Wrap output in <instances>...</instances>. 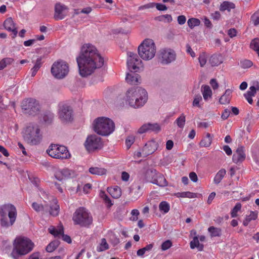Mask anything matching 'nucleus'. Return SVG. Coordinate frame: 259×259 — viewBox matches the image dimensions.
I'll list each match as a JSON object with an SVG mask.
<instances>
[{"label": "nucleus", "mask_w": 259, "mask_h": 259, "mask_svg": "<svg viewBox=\"0 0 259 259\" xmlns=\"http://www.w3.org/2000/svg\"><path fill=\"white\" fill-rule=\"evenodd\" d=\"M79 74L87 77L104 64V59L96 48L90 44L82 46L79 56L76 58Z\"/></svg>", "instance_id": "obj_1"}, {"label": "nucleus", "mask_w": 259, "mask_h": 259, "mask_svg": "<svg viewBox=\"0 0 259 259\" xmlns=\"http://www.w3.org/2000/svg\"><path fill=\"white\" fill-rule=\"evenodd\" d=\"M148 94L146 91L140 87L132 88L126 93L125 102L135 108L143 106L147 102Z\"/></svg>", "instance_id": "obj_2"}, {"label": "nucleus", "mask_w": 259, "mask_h": 259, "mask_svg": "<svg viewBox=\"0 0 259 259\" xmlns=\"http://www.w3.org/2000/svg\"><path fill=\"white\" fill-rule=\"evenodd\" d=\"M34 243L25 237H17L14 240L11 256L13 259H19L22 256L29 253L33 248Z\"/></svg>", "instance_id": "obj_3"}, {"label": "nucleus", "mask_w": 259, "mask_h": 259, "mask_svg": "<svg viewBox=\"0 0 259 259\" xmlns=\"http://www.w3.org/2000/svg\"><path fill=\"white\" fill-rule=\"evenodd\" d=\"M17 216L16 207L10 203L0 206V223L2 227L9 228L14 225Z\"/></svg>", "instance_id": "obj_4"}, {"label": "nucleus", "mask_w": 259, "mask_h": 259, "mask_svg": "<svg viewBox=\"0 0 259 259\" xmlns=\"http://www.w3.org/2000/svg\"><path fill=\"white\" fill-rule=\"evenodd\" d=\"M93 128L97 134L102 136H107L114 132L115 124L110 118L100 117L94 121Z\"/></svg>", "instance_id": "obj_5"}, {"label": "nucleus", "mask_w": 259, "mask_h": 259, "mask_svg": "<svg viewBox=\"0 0 259 259\" xmlns=\"http://www.w3.org/2000/svg\"><path fill=\"white\" fill-rule=\"evenodd\" d=\"M72 220L75 225L86 227L92 224L93 218L88 210L83 207H80L74 212Z\"/></svg>", "instance_id": "obj_6"}, {"label": "nucleus", "mask_w": 259, "mask_h": 259, "mask_svg": "<svg viewBox=\"0 0 259 259\" xmlns=\"http://www.w3.org/2000/svg\"><path fill=\"white\" fill-rule=\"evenodd\" d=\"M156 48L154 41L146 39L138 47V53L142 59L150 60L155 55Z\"/></svg>", "instance_id": "obj_7"}, {"label": "nucleus", "mask_w": 259, "mask_h": 259, "mask_svg": "<svg viewBox=\"0 0 259 259\" xmlns=\"http://www.w3.org/2000/svg\"><path fill=\"white\" fill-rule=\"evenodd\" d=\"M24 140L30 145H36L41 140L42 136L39 126L36 124H30L26 127L23 134Z\"/></svg>", "instance_id": "obj_8"}, {"label": "nucleus", "mask_w": 259, "mask_h": 259, "mask_svg": "<svg viewBox=\"0 0 259 259\" xmlns=\"http://www.w3.org/2000/svg\"><path fill=\"white\" fill-rule=\"evenodd\" d=\"M47 152L50 156L56 159H67L70 157L67 148L62 145L52 144L49 146Z\"/></svg>", "instance_id": "obj_9"}, {"label": "nucleus", "mask_w": 259, "mask_h": 259, "mask_svg": "<svg viewBox=\"0 0 259 259\" xmlns=\"http://www.w3.org/2000/svg\"><path fill=\"white\" fill-rule=\"evenodd\" d=\"M21 107L24 113L32 115H36L40 110V106L38 101L33 98H29L23 100Z\"/></svg>", "instance_id": "obj_10"}, {"label": "nucleus", "mask_w": 259, "mask_h": 259, "mask_svg": "<svg viewBox=\"0 0 259 259\" xmlns=\"http://www.w3.org/2000/svg\"><path fill=\"white\" fill-rule=\"evenodd\" d=\"M127 66L131 71L138 72L144 68L142 60L134 53H127Z\"/></svg>", "instance_id": "obj_11"}, {"label": "nucleus", "mask_w": 259, "mask_h": 259, "mask_svg": "<svg viewBox=\"0 0 259 259\" xmlns=\"http://www.w3.org/2000/svg\"><path fill=\"white\" fill-rule=\"evenodd\" d=\"M69 71V67L67 64L62 61L55 62L51 68L52 74L57 78L64 77Z\"/></svg>", "instance_id": "obj_12"}, {"label": "nucleus", "mask_w": 259, "mask_h": 259, "mask_svg": "<svg viewBox=\"0 0 259 259\" xmlns=\"http://www.w3.org/2000/svg\"><path fill=\"white\" fill-rule=\"evenodd\" d=\"M84 145L87 150L90 152L100 149L103 147L101 138L95 135L89 136Z\"/></svg>", "instance_id": "obj_13"}, {"label": "nucleus", "mask_w": 259, "mask_h": 259, "mask_svg": "<svg viewBox=\"0 0 259 259\" xmlns=\"http://www.w3.org/2000/svg\"><path fill=\"white\" fill-rule=\"evenodd\" d=\"M158 59L162 65H168L175 61L176 54L171 49H161L159 53Z\"/></svg>", "instance_id": "obj_14"}, {"label": "nucleus", "mask_w": 259, "mask_h": 259, "mask_svg": "<svg viewBox=\"0 0 259 259\" xmlns=\"http://www.w3.org/2000/svg\"><path fill=\"white\" fill-rule=\"evenodd\" d=\"M58 114L59 118L63 122L71 121L73 119V110L70 106L67 104L60 106Z\"/></svg>", "instance_id": "obj_15"}, {"label": "nucleus", "mask_w": 259, "mask_h": 259, "mask_svg": "<svg viewBox=\"0 0 259 259\" xmlns=\"http://www.w3.org/2000/svg\"><path fill=\"white\" fill-rule=\"evenodd\" d=\"M48 230L50 233L53 235L54 237L59 238L61 237L64 241L68 243H70L71 242V239L70 237L67 235L64 234L63 226L61 225L59 226L58 228H56L53 226H51Z\"/></svg>", "instance_id": "obj_16"}, {"label": "nucleus", "mask_w": 259, "mask_h": 259, "mask_svg": "<svg viewBox=\"0 0 259 259\" xmlns=\"http://www.w3.org/2000/svg\"><path fill=\"white\" fill-rule=\"evenodd\" d=\"M68 10V7L64 4L60 3H56L55 5L54 18L56 20L63 19L67 16Z\"/></svg>", "instance_id": "obj_17"}, {"label": "nucleus", "mask_w": 259, "mask_h": 259, "mask_svg": "<svg viewBox=\"0 0 259 259\" xmlns=\"http://www.w3.org/2000/svg\"><path fill=\"white\" fill-rule=\"evenodd\" d=\"M158 145L154 140L148 141L143 148V154L144 157H146L155 151Z\"/></svg>", "instance_id": "obj_18"}, {"label": "nucleus", "mask_w": 259, "mask_h": 259, "mask_svg": "<svg viewBox=\"0 0 259 259\" xmlns=\"http://www.w3.org/2000/svg\"><path fill=\"white\" fill-rule=\"evenodd\" d=\"M160 131V127L157 123H147L143 125L139 130L138 133L143 134L148 131L158 132Z\"/></svg>", "instance_id": "obj_19"}, {"label": "nucleus", "mask_w": 259, "mask_h": 259, "mask_svg": "<svg viewBox=\"0 0 259 259\" xmlns=\"http://www.w3.org/2000/svg\"><path fill=\"white\" fill-rule=\"evenodd\" d=\"M245 157L244 147L240 146L236 149V151L234 153L232 160L234 163H238L244 160Z\"/></svg>", "instance_id": "obj_20"}, {"label": "nucleus", "mask_w": 259, "mask_h": 259, "mask_svg": "<svg viewBox=\"0 0 259 259\" xmlns=\"http://www.w3.org/2000/svg\"><path fill=\"white\" fill-rule=\"evenodd\" d=\"M4 28L8 31L12 32L13 36L12 37L15 38L18 33V30L15 26V24L11 17L7 18L4 22Z\"/></svg>", "instance_id": "obj_21"}, {"label": "nucleus", "mask_w": 259, "mask_h": 259, "mask_svg": "<svg viewBox=\"0 0 259 259\" xmlns=\"http://www.w3.org/2000/svg\"><path fill=\"white\" fill-rule=\"evenodd\" d=\"M136 72L131 71V73H127L125 77L126 81L130 84L134 85H138L141 83V78Z\"/></svg>", "instance_id": "obj_22"}, {"label": "nucleus", "mask_w": 259, "mask_h": 259, "mask_svg": "<svg viewBox=\"0 0 259 259\" xmlns=\"http://www.w3.org/2000/svg\"><path fill=\"white\" fill-rule=\"evenodd\" d=\"M71 176V171L67 168H64L57 170L55 177L59 181H62L64 179L69 177Z\"/></svg>", "instance_id": "obj_23"}, {"label": "nucleus", "mask_w": 259, "mask_h": 259, "mask_svg": "<svg viewBox=\"0 0 259 259\" xmlns=\"http://www.w3.org/2000/svg\"><path fill=\"white\" fill-rule=\"evenodd\" d=\"M223 62V58L220 54H214L209 59V63L212 67L217 66Z\"/></svg>", "instance_id": "obj_24"}, {"label": "nucleus", "mask_w": 259, "mask_h": 259, "mask_svg": "<svg viewBox=\"0 0 259 259\" xmlns=\"http://www.w3.org/2000/svg\"><path fill=\"white\" fill-rule=\"evenodd\" d=\"M151 183L162 187L167 185V182L165 178L161 174H157L156 177L151 181Z\"/></svg>", "instance_id": "obj_25"}, {"label": "nucleus", "mask_w": 259, "mask_h": 259, "mask_svg": "<svg viewBox=\"0 0 259 259\" xmlns=\"http://www.w3.org/2000/svg\"><path fill=\"white\" fill-rule=\"evenodd\" d=\"M232 94V91L230 89L226 90L225 93L220 97L219 103L221 104H228L230 101V96Z\"/></svg>", "instance_id": "obj_26"}, {"label": "nucleus", "mask_w": 259, "mask_h": 259, "mask_svg": "<svg viewBox=\"0 0 259 259\" xmlns=\"http://www.w3.org/2000/svg\"><path fill=\"white\" fill-rule=\"evenodd\" d=\"M141 187L138 185H134L131 188L130 193L134 200H137L141 195Z\"/></svg>", "instance_id": "obj_27"}, {"label": "nucleus", "mask_w": 259, "mask_h": 259, "mask_svg": "<svg viewBox=\"0 0 259 259\" xmlns=\"http://www.w3.org/2000/svg\"><path fill=\"white\" fill-rule=\"evenodd\" d=\"M53 204L50 206L48 205V210L46 212H49L53 216H57L59 212V206L57 204L56 200H53Z\"/></svg>", "instance_id": "obj_28"}, {"label": "nucleus", "mask_w": 259, "mask_h": 259, "mask_svg": "<svg viewBox=\"0 0 259 259\" xmlns=\"http://www.w3.org/2000/svg\"><path fill=\"white\" fill-rule=\"evenodd\" d=\"M235 8V4L233 3L225 1L223 2L220 7V10L222 12H224L226 10L230 12L231 9H233Z\"/></svg>", "instance_id": "obj_29"}, {"label": "nucleus", "mask_w": 259, "mask_h": 259, "mask_svg": "<svg viewBox=\"0 0 259 259\" xmlns=\"http://www.w3.org/2000/svg\"><path fill=\"white\" fill-rule=\"evenodd\" d=\"M257 212L251 211L249 215H247L243 221V224L245 226H247L249 222L252 220H255L257 218Z\"/></svg>", "instance_id": "obj_30"}, {"label": "nucleus", "mask_w": 259, "mask_h": 259, "mask_svg": "<svg viewBox=\"0 0 259 259\" xmlns=\"http://www.w3.org/2000/svg\"><path fill=\"white\" fill-rule=\"evenodd\" d=\"M190 247L192 249L197 248L199 251H202L203 249V245L200 244L197 236H195L190 242Z\"/></svg>", "instance_id": "obj_31"}, {"label": "nucleus", "mask_w": 259, "mask_h": 259, "mask_svg": "<svg viewBox=\"0 0 259 259\" xmlns=\"http://www.w3.org/2000/svg\"><path fill=\"white\" fill-rule=\"evenodd\" d=\"M106 169L101 167H92L90 168L89 172L93 175L102 176L106 174Z\"/></svg>", "instance_id": "obj_32"}, {"label": "nucleus", "mask_w": 259, "mask_h": 259, "mask_svg": "<svg viewBox=\"0 0 259 259\" xmlns=\"http://www.w3.org/2000/svg\"><path fill=\"white\" fill-rule=\"evenodd\" d=\"M203 90H202V95L204 100L207 101L209 98H211L212 91L208 85L202 86Z\"/></svg>", "instance_id": "obj_33"}, {"label": "nucleus", "mask_w": 259, "mask_h": 259, "mask_svg": "<svg viewBox=\"0 0 259 259\" xmlns=\"http://www.w3.org/2000/svg\"><path fill=\"white\" fill-rule=\"evenodd\" d=\"M226 174V171L225 169H220L215 175L213 182L215 184H219L223 179Z\"/></svg>", "instance_id": "obj_34"}, {"label": "nucleus", "mask_w": 259, "mask_h": 259, "mask_svg": "<svg viewBox=\"0 0 259 259\" xmlns=\"http://www.w3.org/2000/svg\"><path fill=\"white\" fill-rule=\"evenodd\" d=\"M208 231L210 233L211 237H220L222 234V230L221 228L211 226L208 228Z\"/></svg>", "instance_id": "obj_35"}, {"label": "nucleus", "mask_w": 259, "mask_h": 259, "mask_svg": "<svg viewBox=\"0 0 259 259\" xmlns=\"http://www.w3.org/2000/svg\"><path fill=\"white\" fill-rule=\"evenodd\" d=\"M175 196L177 197L180 198H194L197 197V194L192 193L191 192H178L176 193Z\"/></svg>", "instance_id": "obj_36"}, {"label": "nucleus", "mask_w": 259, "mask_h": 259, "mask_svg": "<svg viewBox=\"0 0 259 259\" xmlns=\"http://www.w3.org/2000/svg\"><path fill=\"white\" fill-rule=\"evenodd\" d=\"M155 170L144 168L141 172V177L144 180H148L151 175L155 174Z\"/></svg>", "instance_id": "obj_37"}, {"label": "nucleus", "mask_w": 259, "mask_h": 259, "mask_svg": "<svg viewBox=\"0 0 259 259\" xmlns=\"http://www.w3.org/2000/svg\"><path fill=\"white\" fill-rule=\"evenodd\" d=\"M108 192L112 197L114 198H118L121 196V190L118 187L115 188H110L108 189Z\"/></svg>", "instance_id": "obj_38"}, {"label": "nucleus", "mask_w": 259, "mask_h": 259, "mask_svg": "<svg viewBox=\"0 0 259 259\" xmlns=\"http://www.w3.org/2000/svg\"><path fill=\"white\" fill-rule=\"evenodd\" d=\"M12 58H5L0 61V70L6 68L8 65H11L14 62Z\"/></svg>", "instance_id": "obj_39"}, {"label": "nucleus", "mask_w": 259, "mask_h": 259, "mask_svg": "<svg viewBox=\"0 0 259 259\" xmlns=\"http://www.w3.org/2000/svg\"><path fill=\"white\" fill-rule=\"evenodd\" d=\"M250 47L258 54L259 57V38H255L252 39L250 44Z\"/></svg>", "instance_id": "obj_40"}, {"label": "nucleus", "mask_w": 259, "mask_h": 259, "mask_svg": "<svg viewBox=\"0 0 259 259\" xmlns=\"http://www.w3.org/2000/svg\"><path fill=\"white\" fill-rule=\"evenodd\" d=\"M109 248V245L105 238H102L99 245L97 247L98 252L105 251Z\"/></svg>", "instance_id": "obj_41"}, {"label": "nucleus", "mask_w": 259, "mask_h": 259, "mask_svg": "<svg viewBox=\"0 0 259 259\" xmlns=\"http://www.w3.org/2000/svg\"><path fill=\"white\" fill-rule=\"evenodd\" d=\"M153 247V243L148 244L145 247L139 249L137 252V254L138 256H142L146 251H150L152 249Z\"/></svg>", "instance_id": "obj_42"}, {"label": "nucleus", "mask_w": 259, "mask_h": 259, "mask_svg": "<svg viewBox=\"0 0 259 259\" xmlns=\"http://www.w3.org/2000/svg\"><path fill=\"white\" fill-rule=\"evenodd\" d=\"M59 245V241L54 240L47 245L46 249V251L48 252H52L58 247Z\"/></svg>", "instance_id": "obj_43"}, {"label": "nucleus", "mask_w": 259, "mask_h": 259, "mask_svg": "<svg viewBox=\"0 0 259 259\" xmlns=\"http://www.w3.org/2000/svg\"><path fill=\"white\" fill-rule=\"evenodd\" d=\"M188 25L191 29L194 28L200 24V21L197 18H191L188 19L187 21Z\"/></svg>", "instance_id": "obj_44"}, {"label": "nucleus", "mask_w": 259, "mask_h": 259, "mask_svg": "<svg viewBox=\"0 0 259 259\" xmlns=\"http://www.w3.org/2000/svg\"><path fill=\"white\" fill-rule=\"evenodd\" d=\"M159 208L160 211L164 213L168 212L170 209V205L166 201H162L159 205Z\"/></svg>", "instance_id": "obj_45"}, {"label": "nucleus", "mask_w": 259, "mask_h": 259, "mask_svg": "<svg viewBox=\"0 0 259 259\" xmlns=\"http://www.w3.org/2000/svg\"><path fill=\"white\" fill-rule=\"evenodd\" d=\"M32 207L37 212H39L41 210H44L46 212L48 210V205L44 206L43 205L36 202H33L32 203Z\"/></svg>", "instance_id": "obj_46"}, {"label": "nucleus", "mask_w": 259, "mask_h": 259, "mask_svg": "<svg viewBox=\"0 0 259 259\" xmlns=\"http://www.w3.org/2000/svg\"><path fill=\"white\" fill-rule=\"evenodd\" d=\"M185 116L184 114H182L176 120L175 122L180 128H183L185 124Z\"/></svg>", "instance_id": "obj_47"}, {"label": "nucleus", "mask_w": 259, "mask_h": 259, "mask_svg": "<svg viewBox=\"0 0 259 259\" xmlns=\"http://www.w3.org/2000/svg\"><path fill=\"white\" fill-rule=\"evenodd\" d=\"M199 62L201 67H203L206 64L207 60V55L205 53H201L198 58Z\"/></svg>", "instance_id": "obj_48"}, {"label": "nucleus", "mask_w": 259, "mask_h": 259, "mask_svg": "<svg viewBox=\"0 0 259 259\" xmlns=\"http://www.w3.org/2000/svg\"><path fill=\"white\" fill-rule=\"evenodd\" d=\"M157 19L160 21H164L170 23L172 21V18L170 15L165 14L159 16L157 17Z\"/></svg>", "instance_id": "obj_49"}, {"label": "nucleus", "mask_w": 259, "mask_h": 259, "mask_svg": "<svg viewBox=\"0 0 259 259\" xmlns=\"http://www.w3.org/2000/svg\"><path fill=\"white\" fill-rule=\"evenodd\" d=\"M242 205L240 203H237L232 209L231 215L232 218H235L237 216V212L240 210Z\"/></svg>", "instance_id": "obj_50"}, {"label": "nucleus", "mask_w": 259, "mask_h": 259, "mask_svg": "<svg viewBox=\"0 0 259 259\" xmlns=\"http://www.w3.org/2000/svg\"><path fill=\"white\" fill-rule=\"evenodd\" d=\"M240 65L242 68L246 69L251 67L253 65V63L249 60L244 59L240 61Z\"/></svg>", "instance_id": "obj_51"}, {"label": "nucleus", "mask_w": 259, "mask_h": 259, "mask_svg": "<svg viewBox=\"0 0 259 259\" xmlns=\"http://www.w3.org/2000/svg\"><path fill=\"white\" fill-rule=\"evenodd\" d=\"M202 97L200 95H195L193 102V106L200 108L201 106L199 103L202 101Z\"/></svg>", "instance_id": "obj_52"}, {"label": "nucleus", "mask_w": 259, "mask_h": 259, "mask_svg": "<svg viewBox=\"0 0 259 259\" xmlns=\"http://www.w3.org/2000/svg\"><path fill=\"white\" fill-rule=\"evenodd\" d=\"M211 143V139H209L208 138H205L201 141L200 142V145L201 147H208L210 145Z\"/></svg>", "instance_id": "obj_53"}, {"label": "nucleus", "mask_w": 259, "mask_h": 259, "mask_svg": "<svg viewBox=\"0 0 259 259\" xmlns=\"http://www.w3.org/2000/svg\"><path fill=\"white\" fill-rule=\"evenodd\" d=\"M171 246V241L169 240H167L162 243L161 248L162 250L164 251L169 249Z\"/></svg>", "instance_id": "obj_54"}, {"label": "nucleus", "mask_w": 259, "mask_h": 259, "mask_svg": "<svg viewBox=\"0 0 259 259\" xmlns=\"http://www.w3.org/2000/svg\"><path fill=\"white\" fill-rule=\"evenodd\" d=\"M42 58L41 56L37 57L32 68L38 70L41 66Z\"/></svg>", "instance_id": "obj_55"}, {"label": "nucleus", "mask_w": 259, "mask_h": 259, "mask_svg": "<svg viewBox=\"0 0 259 259\" xmlns=\"http://www.w3.org/2000/svg\"><path fill=\"white\" fill-rule=\"evenodd\" d=\"M135 142V138L131 136H128L125 140V144L127 149H129Z\"/></svg>", "instance_id": "obj_56"}, {"label": "nucleus", "mask_w": 259, "mask_h": 259, "mask_svg": "<svg viewBox=\"0 0 259 259\" xmlns=\"http://www.w3.org/2000/svg\"><path fill=\"white\" fill-rule=\"evenodd\" d=\"M258 90V85L257 86V88H256L254 86H251L249 88V91H248L246 94L252 96H254L256 94V91Z\"/></svg>", "instance_id": "obj_57"}, {"label": "nucleus", "mask_w": 259, "mask_h": 259, "mask_svg": "<svg viewBox=\"0 0 259 259\" xmlns=\"http://www.w3.org/2000/svg\"><path fill=\"white\" fill-rule=\"evenodd\" d=\"M131 214L133 215L132 218L131 219V220L133 221H137L138 219V215L140 214V212L138 209H133L132 210Z\"/></svg>", "instance_id": "obj_58"}, {"label": "nucleus", "mask_w": 259, "mask_h": 259, "mask_svg": "<svg viewBox=\"0 0 259 259\" xmlns=\"http://www.w3.org/2000/svg\"><path fill=\"white\" fill-rule=\"evenodd\" d=\"M251 19L254 25L256 26L259 24V16L258 14L254 13L253 14Z\"/></svg>", "instance_id": "obj_59"}, {"label": "nucleus", "mask_w": 259, "mask_h": 259, "mask_svg": "<svg viewBox=\"0 0 259 259\" xmlns=\"http://www.w3.org/2000/svg\"><path fill=\"white\" fill-rule=\"evenodd\" d=\"M177 20L180 25H183L186 21V18L184 15H181L178 17Z\"/></svg>", "instance_id": "obj_60"}, {"label": "nucleus", "mask_w": 259, "mask_h": 259, "mask_svg": "<svg viewBox=\"0 0 259 259\" xmlns=\"http://www.w3.org/2000/svg\"><path fill=\"white\" fill-rule=\"evenodd\" d=\"M155 5L156 9L159 11H165L167 9V7L165 5L160 3H157Z\"/></svg>", "instance_id": "obj_61"}, {"label": "nucleus", "mask_w": 259, "mask_h": 259, "mask_svg": "<svg viewBox=\"0 0 259 259\" xmlns=\"http://www.w3.org/2000/svg\"><path fill=\"white\" fill-rule=\"evenodd\" d=\"M230 111L229 110L226 109L222 114L221 117L223 119L225 120L229 116Z\"/></svg>", "instance_id": "obj_62"}, {"label": "nucleus", "mask_w": 259, "mask_h": 259, "mask_svg": "<svg viewBox=\"0 0 259 259\" xmlns=\"http://www.w3.org/2000/svg\"><path fill=\"white\" fill-rule=\"evenodd\" d=\"M189 177L191 180L193 182H196L198 180L197 176L194 172H191L189 174Z\"/></svg>", "instance_id": "obj_63"}, {"label": "nucleus", "mask_w": 259, "mask_h": 259, "mask_svg": "<svg viewBox=\"0 0 259 259\" xmlns=\"http://www.w3.org/2000/svg\"><path fill=\"white\" fill-rule=\"evenodd\" d=\"M253 159L256 162V163L259 165V150L253 153Z\"/></svg>", "instance_id": "obj_64"}]
</instances>
